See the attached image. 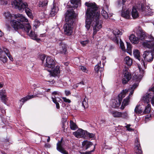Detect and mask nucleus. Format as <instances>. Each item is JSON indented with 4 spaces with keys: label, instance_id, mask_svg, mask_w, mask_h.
<instances>
[{
    "label": "nucleus",
    "instance_id": "f257e3e1",
    "mask_svg": "<svg viewBox=\"0 0 154 154\" xmlns=\"http://www.w3.org/2000/svg\"><path fill=\"white\" fill-rule=\"evenodd\" d=\"M85 5L88 7L85 12V27L88 30L92 24L93 29V38H94V35L102 27L100 13L97 11L98 8L95 2H86Z\"/></svg>",
    "mask_w": 154,
    "mask_h": 154
},
{
    "label": "nucleus",
    "instance_id": "f03ea898",
    "mask_svg": "<svg viewBox=\"0 0 154 154\" xmlns=\"http://www.w3.org/2000/svg\"><path fill=\"white\" fill-rule=\"evenodd\" d=\"M138 66L140 73L139 75L135 74L133 76L134 80H135V81L137 82V83L132 85L131 88L128 90H126L128 91L126 93V95L127 93L130 92V93L129 95L122 102L120 107V109L122 110H123L124 109L125 107L128 104L130 101V96L133 94L134 90L138 86V83L143 76L144 71L139 65H138Z\"/></svg>",
    "mask_w": 154,
    "mask_h": 154
},
{
    "label": "nucleus",
    "instance_id": "7ed1b4c3",
    "mask_svg": "<svg viewBox=\"0 0 154 154\" xmlns=\"http://www.w3.org/2000/svg\"><path fill=\"white\" fill-rule=\"evenodd\" d=\"M44 66L45 67V69L50 72V75L48 76V77L56 76L60 72V66H55V61L50 57L48 56L46 57Z\"/></svg>",
    "mask_w": 154,
    "mask_h": 154
},
{
    "label": "nucleus",
    "instance_id": "20e7f679",
    "mask_svg": "<svg viewBox=\"0 0 154 154\" xmlns=\"http://www.w3.org/2000/svg\"><path fill=\"white\" fill-rule=\"evenodd\" d=\"M150 40H145L143 43V45L145 47L151 49L150 52L145 51L144 52L143 57L145 60L151 62L154 57V38L150 36Z\"/></svg>",
    "mask_w": 154,
    "mask_h": 154
},
{
    "label": "nucleus",
    "instance_id": "39448f33",
    "mask_svg": "<svg viewBox=\"0 0 154 154\" xmlns=\"http://www.w3.org/2000/svg\"><path fill=\"white\" fill-rule=\"evenodd\" d=\"M12 5L16 9H18L20 11H22L24 9L27 15L30 18L33 17L32 11L29 7L27 3L23 2L22 0H14L12 3Z\"/></svg>",
    "mask_w": 154,
    "mask_h": 154
},
{
    "label": "nucleus",
    "instance_id": "423d86ee",
    "mask_svg": "<svg viewBox=\"0 0 154 154\" xmlns=\"http://www.w3.org/2000/svg\"><path fill=\"white\" fill-rule=\"evenodd\" d=\"M126 90H123L115 99H112L111 101L110 106L113 108L119 107L121 104L122 98L126 96V93L127 92Z\"/></svg>",
    "mask_w": 154,
    "mask_h": 154
},
{
    "label": "nucleus",
    "instance_id": "0eeeda50",
    "mask_svg": "<svg viewBox=\"0 0 154 154\" xmlns=\"http://www.w3.org/2000/svg\"><path fill=\"white\" fill-rule=\"evenodd\" d=\"M31 26L29 23H26L25 27L23 29V32H25L32 39L35 40L37 41L40 40V39L37 38V35L33 32L32 30H31Z\"/></svg>",
    "mask_w": 154,
    "mask_h": 154
},
{
    "label": "nucleus",
    "instance_id": "6e6552de",
    "mask_svg": "<svg viewBox=\"0 0 154 154\" xmlns=\"http://www.w3.org/2000/svg\"><path fill=\"white\" fill-rule=\"evenodd\" d=\"M65 17L66 22L71 24L73 23V20L76 17L75 14L73 10H68L65 14Z\"/></svg>",
    "mask_w": 154,
    "mask_h": 154
},
{
    "label": "nucleus",
    "instance_id": "1a4fd4ad",
    "mask_svg": "<svg viewBox=\"0 0 154 154\" xmlns=\"http://www.w3.org/2000/svg\"><path fill=\"white\" fill-rule=\"evenodd\" d=\"M10 23L11 26L15 30L20 29L22 31H23V29L25 28V25L26 24L24 25V23L19 22L17 20L13 19L11 20Z\"/></svg>",
    "mask_w": 154,
    "mask_h": 154
},
{
    "label": "nucleus",
    "instance_id": "9d476101",
    "mask_svg": "<svg viewBox=\"0 0 154 154\" xmlns=\"http://www.w3.org/2000/svg\"><path fill=\"white\" fill-rule=\"evenodd\" d=\"M112 32L114 37L111 39L115 42L118 44L120 36L122 34V32L117 29H114Z\"/></svg>",
    "mask_w": 154,
    "mask_h": 154
},
{
    "label": "nucleus",
    "instance_id": "9b49d317",
    "mask_svg": "<svg viewBox=\"0 0 154 154\" xmlns=\"http://www.w3.org/2000/svg\"><path fill=\"white\" fill-rule=\"evenodd\" d=\"M38 94L43 95V92H40V91H38V92L37 94L36 95H28L26 97L22 98L21 100H20L19 103H20V107L21 108L23 103L27 100L30 99L35 97H38V96L37 95Z\"/></svg>",
    "mask_w": 154,
    "mask_h": 154
},
{
    "label": "nucleus",
    "instance_id": "f8f14e48",
    "mask_svg": "<svg viewBox=\"0 0 154 154\" xmlns=\"http://www.w3.org/2000/svg\"><path fill=\"white\" fill-rule=\"evenodd\" d=\"M136 29V33L139 37V39L141 40L144 39L146 36L145 32H144L141 28L139 26H138Z\"/></svg>",
    "mask_w": 154,
    "mask_h": 154
},
{
    "label": "nucleus",
    "instance_id": "ddd939ff",
    "mask_svg": "<svg viewBox=\"0 0 154 154\" xmlns=\"http://www.w3.org/2000/svg\"><path fill=\"white\" fill-rule=\"evenodd\" d=\"M63 30L64 33L67 35H71L72 32V28L71 24L68 23L65 24L63 26Z\"/></svg>",
    "mask_w": 154,
    "mask_h": 154
},
{
    "label": "nucleus",
    "instance_id": "4468645a",
    "mask_svg": "<svg viewBox=\"0 0 154 154\" xmlns=\"http://www.w3.org/2000/svg\"><path fill=\"white\" fill-rule=\"evenodd\" d=\"M59 10L58 5L56 3H53V7L51 8L49 16L51 17L54 16L57 13Z\"/></svg>",
    "mask_w": 154,
    "mask_h": 154
},
{
    "label": "nucleus",
    "instance_id": "2eb2a0df",
    "mask_svg": "<svg viewBox=\"0 0 154 154\" xmlns=\"http://www.w3.org/2000/svg\"><path fill=\"white\" fill-rule=\"evenodd\" d=\"M86 131L82 129H79L75 133L74 135L77 138L82 137L86 138Z\"/></svg>",
    "mask_w": 154,
    "mask_h": 154
},
{
    "label": "nucleus",
    "instance_id": "dca6fc26",
    "mask_svg": "<svg viewBox=\"0 0 154 154\" xmlns=\"http://www.w3.org/2000/svg\"><path fill=\"white\" fill-rule=\"evenodd\" d=\"M57 150L63 154H68L67 152L65 150L63 147L62 144V139L61 140L58 142L57 145Z\"/></svg>",
    "mask_w": 154,
    "mask_h": 154
},
{
    "label": "nucleus",
    "instance_id": "f3484780",
    "mask_svg": "<svg viewBox=\"0 0 154 154\" xmlns=\"http://www.w3.org/2000/svg\"><path fill=\"white\" fill-rule=\"evenodd\" d=\"M131 78V75L128 72H126L123 75L122 79V83L123 84H126Z\"/></svg>",
    "mask_w": 154,
    "mask_h": 154
},
{
    "label": "nucleus",
    "instance_id": "a211bd4d",
    "mask_svg": "<svg viewBox=\"0 0 154 154\" xmlns=\"http://www.w3.org/2000/svg\"><path fill=\"white\" fill-rule=\"evenodd\" d=\"M101 14L102 16L105 19L108 17V6L107 5H105L101 8Z\"/></svg>",
    "mask_w": 154,
    "mask_h": 154
},
{
    "label": "nucleus",
    "instance_id": "6ab92c4d",
    "mask_svg": "<svg viewBox=\"0 0 154 154\" xmlns=\"http://www.w3.org/2000/svg\"><path fill=\"white\" fill-rule=\"evenodd\" d=\"M59 45L60 47L58 50L59 53L65 54L67 51L66 45L61 41L59 43Z\"/></svg>",
    "mask_w": 154,
    "mask_h": 154
},
{
    "label": "nucleus",
    "instance_id": "aec40b11",
    "mask_svg": "<svg viewBox=\"0 0 154 154\" xmlns=\"http://www.w3.org/2000/svg\"><path fill=\"white\" fill-rule=\"evenodd\" d=\"M15 18L18 21L21 23L24 22H28V20L22 14H19L15 15Z\"/></svg>",
    "mask_w": 154,
    "mask_h": 154
},
{
    "label": "nucleus",
    "instance_id": "412c9836",
    "mask_svg": "<svg viewBox=\"0 0 154 154\" xmlns=\"http://www.w3.org/2000/svg\"><path fill=\"white\" fill-rule=\"evenodd\" d=\"M0 97L2 101L5 103H6V101L8 100L7 94L5 90H2L0 92Z\"/></svg>",
    "mask_w": 154,
    "mask_h": 154
},
{
    "label": "nucleus",
    "instance_id": "4be33fe9",
    "mask_svg": "<svg viewBox=\"0 0 154 154\" xmlns=\"http://www.w3.org/2000/svg\"><path fill=\"white\" fill-rule=\"evenodd\" d=\"M4 15L7 21H10L12 20L14 18H15V15L11 14L9 12H5Z\"/></svg>",
    "mask_w": 154,
    "mask_h": 154
},
{
    "label": "nucleus",
    "instance_id": "5701e85b",
    "mask_svg": "<svg viewBox=\"0 0 154 154\" xmlns=\"http://www.w3.org/2000/svg\"><path fill=\"white\" fill-rule=\"evenodd\" d=\"M129 39L131 42L133 44H137L139 42V38L133 34H131L129 36Z\"/></svg>",
    "mask_w": 154,
    "mask_h": 154
},
{
    "label": "nucleus",
    "instance_id": "b1692460",
    "mask_svg": "<svg viewBox=\"0 0 154 154\" xmlns=\"http://www.w3.org/2000/svg\"><path fill=\"white\" fill-rule=\"evenodd\" d=\"M121 16L126 19H129L131 17L130 11L127 10L126 11H122L121 13Z\"/></svg>",
    "mask_w": 154,
    "mask_h": 154
},
{
    "label": "nucleus",
    "instance_id": "393cba45",
    "mask_svg": "<svg viewBox=\"0 0 154 154\" xmlns=\"http://www.w3.org/2000/svg\"><path fill=\"white\" fill-rule=\"evenodd\" d=\"M48 4V0H41L39 2L38 6L39 7L42 8L43 10H44L46 8Z\"/></svg>",
    "mask_w": 154,
    "mask_h": 154
},
{
    "label": "nucleus",
    "instance_id": "a878e982",
    "mask_svg": "<svg viewBox=\"0 0 154 154\" xmlns=\"http://www.w3.org/2000/svg\"><path fill=\"white\" fill-rule=\"evenodd\" d=\"M131 15L134 19H136L139 17V13L136 8L133 7L131 12Z\"/></svg>",
    "mask_w": 154,
    "mask_h": 154
},
{
    "label": "nucleus",
    "instance_id": "bb28decb",
    "mask_svg": "<svg viewBox=\"0 0 154 154\" xmlns=\"http://www.w3.org/2000/svg\"><path fill=\"white\" fill-rule=\"evenodd\" d=\"M82 144L84 147L85 148V149H87L90 146H92L93 145V143L91 142L85 140L83 142Z\"/></svg>",
    "mask_w": 154,
    "mask_h": 154
},
{
    "label": "nucleus",
    "instance_id": "cd10ccee",
    "mask_svg": "<svg viewBox=\"0 0 154 154\" xmlns=\"http://www.w3.org/2000/svg\"><path fill=\"white\" fill-rule=\"evenodd\" d=\"M71 3L73 5L72 7L75 8H77L80 5L79 0H72Z\"/></svg>",
    "mask_w": 154,
    "mask_h": 154
},
{
    "label": "nucleus",
    "instance_id": "c85d7f7f",
    "mask_svg": "<svg viewBox=\"0 0 154 154\" xmlns=\"http://www.w3.org/2000/svg\"><path fill=\"white\" fill-rule=\"evenodd\" d=\"M137 141L138 143L136 145L134 148L135 152L137 154H141L142 153V151L141 150L140 145L139 144L138 140H137Z\"/></svg>",
    "mask_w": 154,
    "mask_h": 154
},
{
    "label": "nucleus",
    "instance_id": "c756f323",
    "mask_svg": "<svg viewBox=\"0 0 154 154\" xmlns=\"http://www.w3.org/2000/svg\"><path fill=\"white\" fill-rule=\"evenodd\" d=\"M3 51H4L5 53L6 54L9 59L11 61H13V59L9 51L7 48H3Z\"/></svg>",
    "mask_w": 154,
    "mask_h": 154
},
{
    "label": "nucleus",
    "instance_id": "7c9ffc66",
    "mask_svg": "<svg viewBox=\"0 0 154 154\" xmlns=\"http://www.w3.org/2000/svg\"><path fill=\"white\" fill-rule=\"evenodd\" d=\"M52 99L53 102L56 104V108L58 109H59L60 105L58 102L60 100L59 98L54 96V97H52Z\"/></svg>",
    "mask_w": 154,
    "mask_h": 154
},
{
    "label": "nucleus",
    "instance_id": "2f4dec72",
    "mask_svg": "<svg viewBox=\"0 0 154 154\" xmlns=\"http://www.w3.org/2000/svg\"><path fill=\"white\" fill-rule=\"evenodd\" d=\"M120 117L125 119H128L129 118V116L128 112L125 111L124 112H120Z\"/></svg>",
    "mask_w": 154,
    "mask_h": 154
},
{
    "label": "nucleus",
    "instance_id": "473e14b6",
    "mask_svg": "<svg viewBox=\"0 0 154 154\" xmlns=\"http://www.w3.org/2000/svg\"><path fill=\"white\" fill-rule=\"evenodd\" d=\"M125 63L128 66H131L132 63V60L128 56L126 57L124 59Z\"/></svg>",
    "mask_w": 154,
    "mask_h": 154
},
{
    "label": "nucleus",
    "instance_id": "72a5a7b5",
    "mask_svg": "<svg viewBox=\"0 0 154 154\" xmlns=\"http://www.w3.org/2000/svg\"><path fill=\"white\" fill-rule=\"evenodd\" d=\"M133 54L134 57L140 61V57L139 51L137 50H135L133 51Z\"/></svg>",
    "mask_w": 154,
    "mask_h": 154
},
{
    "label": "nucleus",
    "instance_id": "f704fd0d",
    "mask_svg": "<svg viewBox=\"0 0 154 154\" xmlns=\"http://www.w3.org/2000/svg\"><path fill=\"white\" fill-rule=\"evenodd\" d=\"M140 106V105H137L134 109V112L137 114H141L142 113L143 110L139 108Z\"/></svg>",
    "mask_w": 154,
    "mask_h": 154
},
{
    "label": "nucleus",
    "instance_id": "c9c22d12",
    "mask_svg": "<svg viewBox=\"0 0 154 154\" xmlns=\"http://www.w3.org/2000/svg\"><path fill=\"white\" fill-rule=\"evenodd\" d=\"M109 113L114 117H120V112L116 111H110Z\"/></svg>",
    "mask_w": 154,
    "mask_h": 154
},
{
    "label": "nucleus",
    "instance_id": "e433bc0d",
    "mask_svg": "<svg viewBox=\"0 0 154 154\" xmlns=\"http://www.w3.org/2000/svg\"><path fill=\"white\" fill-rule=\"evenodd\" d=\"M94 70L95 71L97 72L98 73V71L99 70H100V77L101 74H102V72L103 70V69L102 67H100V66H99V64H98L97 65L94 67Z\"/></svg>",
    "mask_w": 154,
    "mask_h": 154
},
{
    "label": "nucleus",
    "instance_id": "4c0bfd02",
    "mask_svg": "<svg viewBox=\"0 0 154 154\" xmlns=\"http://www.w3.org/2000/svg\"><path fill=\"white\" fill-rule=\"evenodd\" d=\"M151 109V105L148 104L145 107V109L143 111L144 113H148L150 112Z\"/></svg>",
    "mask_w": 154,
    "mask_h": 154
},
{
    "label": "nucleus",
    "instance_id": "58836bf2",
    "mask_svg": "<svg viewBox=\"0 0 154 154\" xmlns=\"http://www.w3.org/2000/svg\"><path fill=\"white\" fill-rule=\"evenodd\" d=\"M70 128L71 130H75L77 128V126L74 122L72 120H70Z\"/></svg>",
    "mask_w": 154,
    "mask_h": 154
},
{
    "label": "nucleus",
    "instance_id": "ea45409f",
    "mask_svg": "<svg viewBox=\"0 0 154 154\" xmlns=\"http://www.w3.org/2000/svg\"><path fill=\"white\" fill-rule=\"evenodd\" d=\"M88 137L94 139L95 138V134L90 133L87 131L86 134V138Z\"/></svg>",
    "mask_w": 154,
    "mask_h": 154
},
{
    "label": "nucleus",
    "instance_id": "a19ab883",
    "mask_svg": "<svg viewBox=\"0 0 154 154\" xmlns=\"http://www.w3.org/2000/svg\"><path fill=\"white\" fill-rule=\"evenodd\" d=\"M82 106L84 107V109L87 108L88 106V100L84 98L83 101H82Z\"/></svg>",
    "mask_w": 154,
    "mask_h": 154
},
{
    "label": "nucleus",
    "instance_id": "79ce46f5",
    "mask_svg": "<svg viewBox=\"0 0 154 154\" xmlns=\"http://www.w3.org/2000/svg\"><path fill=\"white\" fill-rule=\"evenodd\" d=\"M103 149V151L105 149H111L112 147L110 146H108L105 143H104L103 144L102 146Z\"/></svg>",
    "mask_w": 154,
    "mask_h": 154
},
{
    "label": "nucleus",
    "instance_id": "37998d69",
    "mask_svg": "<svg viewBox=\"0 0 154 154\" xmlns=\"http://www.w3.org/2000/svg\"><path fill=\"white\" fill-rule=\"evenodd\" d=\"M40 24V23L38 20H35L34 21L33 23V26L35 28H37Z\"/></svg>",
    "mask_w": 154,
    "mask_h": 154
},
{
    "label": "nucleus",
    "instance_id": "c03bdc74",
    "mask_svg": "<svg viewBox=\"0 0 154 154\" xmlns=\"http://www.w3.org/2000/svg\"><path fill=\"white\" fill-rule=\"evenodd\" d=\"M127 45V50L129 52H131V44L128 42H126Z\"/></svg>",
    "mask_w": 154,
    "mask_h": 154
},
{
    "label": "nucleus",
    "instance_id": "a18cd8bd",
    "mask_svg": "<svg viewBox=\"0 0 154 154\" xmlns=\"http://www.w3.org/2000/svg\"><path fill=\"white\" fill-rule=\"evenodd\" d=\"M119 39L120 40V44L121 48L122 50L124 51L125 50V47L124 44L120 38H119Z\"/></svg>",
    "mask_w": 154,
    "mask_h": 154
},
{
    "label": "nucleus",
    "instance_id": "49530a36",
    "mask_svg": "<svg viewBox=\"0 0 154 154\" xmlns=\"http://www.w3.org/2000/svg\"><path fill=\"white\" fill-rule=\"evenodd\" d=\"M89 40H86L85 41H83L80 42V43L83 46H86L87 44H88L89 43Z\"/></svg>",
    "mask_w": 154,
    "mask_h": 154
},
{
    "label": "nucleus",
    "instance_id": "de8ad7c7",
    "mask_svg": "<svg viewBox=\"0 0 154 154\" xmlns=\"http://www.w3.org/2000/svg\"><path fill=\"white\" fill-rule=\"evenodd\" d=\"M0 59L4 63H5L7 62V58L6 56H2L0 57Z\"/></svg>",
    "mask_w": 154,
    "mask_h": 154
},
{
    "label": "nucleus",
    "instance_id": "09e8293b",
    "mask_svg": "<svg viewBox=\"0 0 154 154\" xmlns=\"http://www.w3.org/2000/svg\"><path fill=\"white\" fill-rule=\"evenodd\" d=\"M80 69L82 70L83 72L87 73L88 70L87 68L84 66H81L80 68Z\"/></svg>",
    "mask_w": 154,
    "mask_h": 154
},
{
    "label": "nucleus",
    "instance_id": "8fccbe9b",
    "mask_svg": "<svg viewBox=\"0 0 154 154\" xmlns=\"http://www.w3.org/2000/svg\"><path fill=\"white\" fill-rule=\"evenodd\" d=\"M62 98L63 100V101L66 103H69L71 102V100H70L67 99L66 97H62Z\"/></svg>",
    "mask_w": 154,
    "mask_h": 154
},
{
    "label": "nucleus",
    "instance_id": "3c124183",
    "mask_svg": "<svg viewBox=\"0 0 154 154\" xmlns=\"http://www.w3.org/2000/svg\"><path fill=\"white\" fill-rule=\"evenodd\" d=\"M45 57L46 56H45V55H42L41 57V60L42 62L43 66L45 63Z\"/></svg>",
    "mask_w": 154,
    "mask_h": 154
},
{
    "label": "nucleus",
    "instance_id": "603ef678",
    "mask_svg": "<svg viewBox=\"0 0 154 154\" xmlns=\"http://www.w3.org/2000/svg\"><path fill=\"white\" fill-rule=\"evenodd\" d=\"M60 92L57 91H54L52 93V95L53 96L52 97H54V96L56 97L55 95H60Z\"/></svg>",
    "mask_w": 154,
    "mask_h": 154
},
{
    "label": "nucleus",
    "instance_id": "864d4df0",
    "mask_svg": "<svg viewBox=\"0 0 154 154\" xmlns=\"http://www.w3.org/2000/svg\"><path fill=\"white\" fill-rule=\"evenodd\" d=\"M117 3L119 6H121L122 5H123L125 4V3H123V2L121 0H118Z\"/></svg>",
    "mask_w": 154,
    "mask_h": 154
},
{
    "label": "nucleus",
    "instance_id": "5fc2aeb1",
    "mask_svg": "<svg viewBox=\"0 0 154 154\" xmlns=\"http://www.w3.org/2000/svg\"><path fill=\"white\" fill-rule=\"evenodd\" d=\"M65 92L66 96H68L71 94L70 91L69 90H65Z\"/></svg>",
    "mask_w": 154,
    "mask_h": 154
},
{
    "label": "nucleus",
    "instance_id": "6e6d98bb",
    "mask_svg": "<svg viewBox=\"0 0 154 154\" xmlns=\"http://www.w3.org/2000/svg\"><path fill=\"white\" fill-rule=\"evenodd\" d=\"M153 96L152 97L151 99V103L153 106H154V94H153Z\"/></svg>",
    "mask_w": 154,
    "mask_h": 154
},
{
    "label": "nucleus",
    "instance_id": "4d7b16f0",
    "mask_svg": "<svg viewBox=\"0 0 154 154\" xmlns=\"http://www.w3.org/2000/svg\"><path fill=\"white\" fill-rule=\"evenodd\" d=\"M142 64H143L144 68L145 69L146 67V65L145 64V63L143 60H142L141 61Z\"/></svg>",
    "mask_w": 154,
    "mask_h": 154
},
{
    "label": "nucleus",
    "instance_id": "13d9d810",
    "mask_svg": "<svg viewBox=\"0 0 154 154\" xmlns=\"http://www.w3.org/2000/svg\"><path fill=\"white\" fill-rule=\"evenodd\" d=\"M94 150V149L89 151L85 152V154H91V152H93Z\"/></svg>",
    "mask_w": 154,
    "mask_h": 154
},
{
    "label": "nucleus",
    "instance_id": "bf43d9fd",
    "mask_svg": "<svg viewBox=\"0 0 154 154\" xmlns=\"http://www.w3.org/2000/svg\"><path fill=\"white\" fill-rule=\"evenodd\" d=\"M79 84L84 85V84L83 82H81L76 84V85H75L76 87V88L78 87L79 86Z\"/></svg>",
    "mask_w": 154,
    "mask_h": 154
},
{
    "label": "nucleus",
    "instance_id": "052dcab7",
    "mask_svg": "<svg viewBox=\"0 0 154 154\" xmlns=\"http://www.w3.org/2000/svg\"><path fill=\"white\" fill-rule=\"evenodd\" d=\"M66 123H62V128L63 129H65V128L66 127V126L65 125Z\"/></svg>",
    "mask_w": 154,
    "mask_h": 154
},
{
    "label": "nucleus",
    "instance_id": "680f3d73",
    "mask_svg": "<svg viewBox=\"0 0 154 154\" xmlns=\"http://www.w3.org/2000/svg\"><path fill=\"white\" fill-rule=\"evenodd\" d=\"M66 119H63L62 120V123H66Z\"/></svg>",
    "mask_w": 154,
    "mask_h": 154
},
{
    "label": "nucleus",
    "instance_id": "e2e57ef3",
    "mask_svg": "<svg viewBox=\"0 0 154 154\" xmlns=\"http://www.w3.org/2000/svg\"><path fill=\"white\" fill-rule=\"evenodd\" d=\"M11 29V27L9 26H7V29L8 30L10 31Z\"/></svg>",
    "mask_w": 154,
    "mask_h": 154
},
{
    "label": "nucleus",
    "instance_id": "0e129e2a",
    "mask_svg": "<svg viewBox=\"0 0 154 154\" xmlns=\"http://www.w3.org/2000/svg\"><path fill=\"white\" fill-rule=\"evenodd\" d=\"M45 147H48V148H50V145L49 144H45Z\"/></svg>",
    "mask_w": 154,
    "mask_h": 154
},
{
    "label": "nucleus",
    "instance_id": "69168bd1",
    "mask_svg": "<svg viewBox=\"0 0 154 154\" xmlns=\"http://www.w3.org/2000/svg\"><path fill=\"white\" fill-rule=\"evenodd\" d=\"M144 9V6L141 5V10L142 11H143Z\"/></svg>",
    "mask_w": 154,
    "mask_h": 154
},
{
    "label": "nucleus",
    "instance_id": "338daca9",
    "mask_svg": "<svg viewBox=\"0 0 154 154\" xmlns=\"http://www.w3.org/2000/svg\"><path fill=\"white\" fill-rule=\"evenodd\" d=\"M127 130L129 131H134V129H132L131 128L129 127V128L127 129Z\"/></svg>",
    "mask_w": 154,
    "mask_h": 154
},
{
    "label": "nucleus",
    "instance_id": "774afa93",
    "mask_svg": "<svg viewBox=\"0 0 154 154\" xmlns=\"http://www.w3.org/2000/svg\"><path fill=\"white\" fill-rule=\"evenodd\" d=\"M1 112L3 114L5 113V110L3 109H1Z\"/></svg>",
    "mask_w": 154,
    "mask_h": 154
}]
</instances>
